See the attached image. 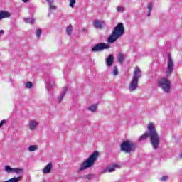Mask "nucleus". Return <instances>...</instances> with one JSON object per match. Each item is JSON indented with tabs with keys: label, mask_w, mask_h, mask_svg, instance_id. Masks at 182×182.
Returning <instances> with one entry per match:
<instances>
[{
	"label": "nucleus",
	"mask_w": 182,
	"mask_h": 182,
	"mask_svg": "<svg viewBox=\"0 0 182 182\" xmlns=\"http://www.w3.org/2000/svg\"><path fill=\"white\" fill-rule=\"evenodd\" d=\"M97 157H99L98 151L92 153L85 161L81 164V166L78 169V173L83 171V170H87V168H90V167H93L95 163H96V161L97 160Z\"/></svg>",
	"instance_id": "7ed1b4c3"
},
{
	"label": "nucleus",
	"mask_w": 182,
	"mask_h": 182,
	"mask_svg": "<svg viewBox=\"0 0 182 182\" xmlns=\"http://www.w3.org/2000/svg\"><path fill=\"white\" fill-rule=\"evenodd\" d=\"M88 110H90V112H95L96 110H97V105H92L90 106Z\"/></svg>",
	"instance_id": "5701e85b"
},
{
	"label": "nucleus",
	"mask_w": 182,
	"mask_h": 182,
	"mask_svg": "<svg viewBox=\"0 0 182 182\" xmlns=\"http://www.w3.org/2000/svg\"><path fill=\"white\" fill-rule=\"evenodd\" d=\"M55 86V82L52 78H47L46 80V87L48 90V92H50L53 89V87Z\"/></svg>",
	"instance_id": "1a4fd4ad"
},
{
	"label": "nucleus",
	"mask_w": 182,
	"mask_h": 182,
	"mask_svg": "<svg viewBox=\"0 0 182 182\" xmlns=\"http://www.w3.org/2000/svg\"><path fill=\"white\" fill-rule=\"evenodd\" d=\"M38 150V145H31L28 147V151H35Z\"/></svg>",
	"instance_id": "a878e982"
},
{
	"label": "nucleus",
	"mask_w": 182,
	"mask_h": 182,
	"mask_svg": "<svg viewBox=\"0 0 182 182\" xmlns=\"http://www.w3.org/2000/svg\"><path fill=\"white\" fill-rule=\"evenodd\" d=\"M67 92H68V87H64L60 96L58 97L59 103H60V102H62V100H63V97H65V95H66Z\"/></svg>",
	"instance_id": "2eb2a0df"
},
{
	"label": "nucleus",
	"mask_w": 182,
	"mask_h": 182,
	"mask_svg": "<svg viewBox=\"0 0 182 182\" xmlns=\"http://www.w3.org/2000/svg\"><path fill=\"white\" fill-rule=\"evenodd\" d=\"M66 32L69 36L72 35V25H70L67 27Z\"/></svg>",
	"instance_id": "bb28decb"
},
{
	"label": "nucleus",
	"mask_w": 182,
	"mask_h": 182,
	"mask_svg": "<svg viewBox=\"0 0 182 182\" xmlns=\"http://www.w3.org/2000/svg\"><path fill=\"white\" fill-rule=\"evenodd\" d=\"M41 35H42V29L38 28L36 31V38H38V39H40L41 38Z\"/></svg>",
	"instance_id": "393cba45"
},
{
	"label": "nucleus",
	"mask_w": 182,
	"mask_h": 182,
	"mask_svg": "<svg viewBox=\"0 0 182 182\" xmlns=\"http://www.w3.org/2000/svg\"><path fill=\"white\" fill-rule=\"evenodd\" d=\"M109 44H106L105 43H100L97 45H95L92 48V52H101V50H103L105 49H109Z\"/></svg>",
	"instance_id": "0eeeda50"
},
{
	"label": "nucleus",
	"mask_w": 182,
	"mask_h": 182,
	"mask_svg": "<svg viewBox=\"0 0 182 182\" xmlns=\"http://www.w3.org/2000/svg\"><path fill=\"white\" fill-rule=\"evenodd\" d=\"M70 2V8H75V4H76V0H69Z\"/></svg>",
	"instance_id": "c85d7f7f"
},
{
	"label": "nucleus",
	"mask_w": 182,
	"mask_h": 182,
	"mask_svg": "<svg viewBox=\"0 0 182 182\" xmlns=\"http://www.w3.org/2000/svg\"><path fill=\"white\" fill-rule=\"evenodd\" d=\"M117 11H118V12H124V7L117 6Z\"/></svg>",
	"instance_id": "2f4dec72"
},
{
	"label": "nucleus",
	"mask_w": 182,
	"mask_h": 182,
	"mask_svg": "<svg viewBox=\"0 0 182 182\" xmlns=\"http://www.w3.org/2000/svg\"><path fill=\"white\" fill-rule=\"evenodd\" d=\"M139 146L136 143H134L132 141L127 140L122 143L120 146L121 151L124 153L129 154L134 151Z\"/></svg>",
	"instance_id": "20e7f679"
},
{
	"label": "nucleus",
	"mask_w": 182,
	"mask_h": 182,
	"mask_svg": "<svg viewBox=\"0 0 182 182\" xmlns=\"http://www.w3.org/2000/svg\"><path fill=\"white\" fill-rule=\"evenodd\" d=\"M158 86L162 89L165 93H168L171 90V83L166 77L159 79L158 80Z\"/></svg>",
	"instance_id": "39448f33"
},
{
	"label": "nucleus",
	"mask_w": 182,
	"mask_h": 182,
	"mask_svg": "<svg viewBox=\"0 0 182 182\" xmlns=\"http://www.w3.org/2000/svg\"><path fill=\"white\" fill-rule=\"evenodd\" d=\"M93 24H94L95 28H96L97 29H101L102 21H100L99 20H95V21H94Z\"/></svg>",
	"instance_id": "a211bd4d"
},
{
	"label": "nucleus",
	"mask_w": 182,
	"mask_h": 182,
	"mask_svg": "<svg viewBox=\"0 0 182 182\" xmlns=\"http://www.w3.org/2000/svg\"><path fill=\"white\" fill-rule=\"evenodd\" d=\"M13 173H16V174H21L23 173V169L22 168H14Z\"/></svg>",
	"instance_id": "6ab92c4d"
},
{
	"label": "nucleus",
	"mask_w": 182,
	"mask_h": 182,
	"mask_svg": "<svg viewBox=\"0 0 182 182\" xmlns=\"http://www.w3.org/2000/svg\"><path fill=\"white\" fill-rule=\"evenodd\" d=\"M38 126H39V122L36 120L31 119L28 122V129L31 132L35 131L38 128Z\"/></svg>",
	"instance_id": "9d476101"
},
{
	"label": "nucleus",
	"mask_w": 182,
	"mask_h": 182,
	"mask_svg": "<svg viewBox=\"0 0 182 182\" xmlns=\"http://www.w3.org/2000/svg\"><path fill=\"white\" fill-rule=\"evenodd\" d=\"M173 69H174V61H173V58H171V55H168V60H167V70H166V76H170L173 73Z\"/></svg>",
	"instance_id": "423d86ee"
},
{
	"label": "nucleus",
	"mask_w": 182,
	"mask_h": 182,
	"mask_svg": "<svg viewBox=\"0 0 182 182\" xmlns=\"http://www.w3.org/2000/svg\"><path fill=\"white\" fill-rule=\"evenodd\" d=\"M140 77H141V70H140V68L139 67H135L134 73L132 75V79L139 80Z\"/></svg>",
	"instance_id": "9b49d317"
},
{
	"label": "nucleus",
	"mask_w": 182,
	"mask_h": 182,
	"mask_svg": "<svg viewBox=\"0 0 182 182\" xmlns=\"http://www.w3.org/2000/svg\"><path fill=\"white\" fill-rule=\"evenodd\" d=\"M92 177H93V175L89 174V175H85L84 176V178H85L86 180H90L92 178Z\"/></svg>",
	"instance_id": "473e14b6"
},
{
	"label": "nucleus",
	"mask_w": 182,
	"mask_h": 182,
	"mask_svg": "<svg viewBox=\"0 0 182 182\" xmlns=\"http://www.w3.org/2000/svg\"><path fill=\"white\" fill-rule=\"evenodd\" d=\"M3 33H4V30H0V35H3Z\"/></svg>",
	"instance_id": "4c0bfd02"
},
{
	"label": "nucleus",
	"mask_w": 182,
	"mask_h": 182,
	"mask_svg": "<svg viewBox=\"0 0 182 182\" xmlns=\"http://www.w3.org/2000/svg\"><path fill=\"white\" fill-rule=\"evenodd\" d=\"M148 14H147V16H150L151 15V11H153V4L149 3L148 4Z\"/></svg>",
	"instance_id": "aec40b11"
},
{
	"label": "nucleus",
	"mask_w": 182,
	"mask_h": 182,
	"mask_svg": "<svg viewBox=\"0 0 182 182\" xmlns=\"http://www.w3.org/2000/svg\"><path fill=\"white\" fill-rule=\"evenodd\" d=\"M5 171L8 173L9 174H11V173H14V168H11L9 166H5Z\"/></svg>",
	"instance_id": "4be33fe9"
},
{
	"label": "nucleus",
	"mask_w": 182,
	"mask_h": 182,
	"mask_svg": "<svg viewBox=\"0 0 182 182\" xmlns=\"http://www.w3.org/2000/svg\"><path fill=\"white\" fill-rule=\"evenodd\" d=\"M82 32L86 33V32H87V29L85 28H82Z\"/></svg>",
	"instance_id": "e433bc0d"
},
{
	"label": "nucleus",
	"mask_w": 182,
	"mask_h": 182,
	"mask_svg": "<svg viewBox=\"0 0 182 182\" xmlns=\"http://www.w3.org/2000/svg\"><path fill=\"white\" fill-rule=\"evenodd\" d=\"M119 165L114 164L112 166H108L105 169L103 170V173H113L116 170V168H119Z\"/></svg>",
	"instance_id": "ddd939ff"
},
{
	"label": "nucleus",
	"mask_w": 182,
	"mask_h": 182,
	"mask_svg": "<svg viewBox=\"0 0 182 182\" xmlns=\"http://www.w3.org/2000/svg\"><path fill=\"white\" fill-rule=\"evenodd\" d=\"M52 167H53V164L50 162L43 169V174H49L52 171Z\"/></svg>",
	"instance_id": "4468645a"
},
{
	"label": "nucleus",
	"mask_w": 182,
	"mask_h": 182,
	"mask_svg": "<svg viewBox=\"0 0 182 182\" xmlns=\"http://www.w3.org/2000/svg\"><path fill=\"white\" fill-rule=\"evenodd\" d=\"M23 21L26 22V23H30V25H33L35 23V18L33 17H28L23 19Z\"/></svg>",
	"instance_id": "f3484780"
},
{
	"label": "nucleus",
	"mask_w": 182,
	"mask_h": 182,
	"mask_svg": "<svg viewBox=\"0 0 182 182\" xmlns=\"http://www.w3.org/2000/svg\"><path fill=\"white\" fill-rule=\"evenodd\" d=\"M26 89H31L33 86V84H32V82H28L25 84Z\"/></svg>",
	"instance_id": "cd10ccee"
},
{
	"label": "nucleus",
	"mask_w": 182,
	"mask_h": 182,
	"mask_svg": "<svg viewBox=\"0 0 182 182\" xmlns=\"http://www.w3.org/2000/svg\"><path fill=\"white\" fill-rule=\"evenodd\" d=\"M58 9V7L53 4H50L49 5V11H56V9Z\"/></svg>",
	"instance_id": "c756f323"
},
{
	"label": "nucleus",
	"mask_w": 182,
	"mask_h": 182,
	"mask_svg": "<svg viewBox=\"0 0 182 182\" xmlns=\"http://www.w3.org/2000/svg\"><path fill=\"white\" fill-rule=\"evenodd\" d=\"M114 58L113 57V55H110L108 56V58H107V65L110 68V66H112V65H113V60H114Z\"/></svg>",
	"instance_id": "dca6fc26"
},
{
	"label": "nucleus",
	"mask_w": 182,
	"mask_h": 182,
	"mask_svg": "<svg viewBox=\"0 0 182 182\" xmlns=\"http://www.w3.org/2000/svg\"><path fill=\"white\" fill-rule=\"evenodd\" d=\"M11 15L8 11L2 10L0 11V21L1 19H5V18H11Z\"/></svg>",
	"instance_id": "f8f14e48"
},
{
	"label": "nucleus",
	"mask_w": 182,
	"mask_h": 182,
	"mask_svg": "<svg viewBox=\"0 0 182 182\" xmlns=\"http://www.w3.org/2000/svg\"><path fill=\"white\" fill-rule=\"evenodd\" d=\"M137 87H139V80L132 78L128 87L129 92H134V90H136Z\"/></svg>",
	"instance_id": "6e6552de"
},
{
	"label": "nucleus",
	"mask_w": 182,
	"mask_h": 182,
	"mask_svg": "<svg viewBox=\"0 0 182 182\" xmlns=\"http://www.w3.org/2000/svg\"><path fill=\"white\" fill-rule=\"evenodd\" d=\"M118 60L119 62V63H123V62H124V54L123 53H119L118 55Z\"/></svg>",
	"instance_id": "412c9836"
},
{
	"label": "nucleus",
	"mask_w": 182,
	"mask_h": 182,
	"mask_svg": "<svg viewBox=\"0 0 182 182\" xmlns=\"http://www.w3.org/2000/svg\"><path fill=\"white\" fill-rule=\"evenodd\" d=\"M24 3L28 2L29 0H22Z\"/></svg>",
	"instance_id": "58836bf2"
},
{
	"label": "nucleus",
	"mask_w": 182,
	"mask_h": 182,
	"mask_svg": "<svg viewBox=\"0 0 182 182\" xmlns=\"http://www.w3.org/2000/svg\"><path fill=\"white\" fill-rule=\"evenodd\" d=\"M46 2H48V5L53 4V0H46Z\"/></svg>",
	"instance_id": "c9c22d12"
},
{
	"label": "nucleus",
	"mask_w": 182,
	"mask_h": 182,
	"mask_svg": "<svg viewBox=\"0 0 182 182\" xmlns=\"http://www.w3.org/2000/svg\"><path fill=\"white\" fill-rule=\"evenodd\" d=\"M147 129L148 132L140 136L138 139V141H144V140H147L149 137L152 149H154V150H159V146H160V136H159V133L156 132L154 124H148Z\"/></svg>",
	"instance_id": "f257e3e1"
},
{
	"label": "nucleus",
	"mask_w": 182,
	"mask_h": 182,
	"mask_svg": "<svg viewBox=\"0 0 182 182\" xmlns=\"http://www.w3.org/2000/svg\"><path fill=\"white\" fill-rule=\"evenodd\" d=\"M114 76H117L119 75V71L117 70V67H114L113 70Z\"/></svg>",
	"instance_id": "7c9ffc66"
},
{
	"label": "nucleus",
	"mask_w": 182,
	"mask_h": 182,
	"mask_svg": "<svg viewBox=\"0 0 182 182\" xmlns=\"http://www.w3.org/2000/svg\"><path fill=\"white\" fill-rule=\"evenodd\" d=\"M22 179V176H18L16 178H12L9 179L10 182H19Z\"/></svg>",
	"instance_id": "b1692460"
},
{
	"label": "nucleus",
	"mask_w": 182,
	"mask_h": 182,
	"mask_svg": "<svg viewBox=\"0 0 182 182\" xmlns=\"http://www.w3.org/2000/svg\"><path fill=\"white\" fill-rule=\"evenodd\" d=\"M124 34V26L123 23H119L114 28L112 34L107 38L108 43H114V42L119 39V38L123 36Z\"/></svg>",
	"instance_id": "f03ea898"
},
{
	"label": "nucleus",
	"mask_w": 182,
	"mask_h": 182,
	"mask_svg": "<svg viewBox=\"0 0 182 182\" xmlns=\"http://www.w3.org/2000/svg\"><path fill=\"white\" fill-rule=\"evenodd\" d=\"M167 180H168V176H164L161 178V181H166Z\"/></svg>",
	"instance_id": "72a5a7b5"
},
{
	"label": "nucleus",
	"mask_w": 182,
	"mask_h": 182,
	"mask_svg": "<svg viewBox=\"0 0 182 182\" xmlns=\"http://www.w3.org/2000/svg\"><path fill=\"white\" fill-rule=\"evenodd\" d=\"M5 123H6V120H5V119L1 120L0 122V128L2 127V126H4V124H5Z\"/></svg>",
	"instance_id": "f704fd0d"
}]
</instances>
